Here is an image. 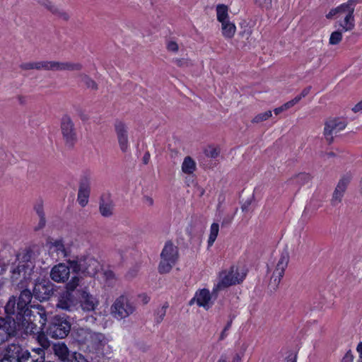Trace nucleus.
Returning a JSON list of instances; mask_svg holds the SVG:
<instances>
[{
    "label": "nucleus",
    "mask_w": 362,
    "mask_h": 362,
    "mask_svg": "<svg viewBox=\"0 0 362 362\" xmlns=\"http://www.w3.org/2000/svg\"><path fill=\"white\" fill-rule=\"evenodd\" d=\"M4 310L13 326V331L17 334V338L35 337L40 332L36 324L37 316L31 309L15 310V302L10 301L6 303Z\"/></svg>",
    "instance_id": "1"
},
{
    "label": "nucleus",
    "mask_w": 362,
    "mask_h": 362,
    "mask_svg": "<svg viewBox=\"0 0 362 362\" xmlns=\"http://www.w3.org/2000/svg\"><path fill=\"white\" fill-rule=\"evenodd\" d=\"M74 339L83 346L86 351L91 354V358H109L112 348L108 345V339L101 332H93L90 328H78L74 333Z\"/></svg>",
    "instance_id": "2"
},
{
    "label": "nucleus",
    "mask_w": 362,
    "mask_h": 362,
    "mask_svg": "<svg viewBox=\"0 0 362 362\" xmlns=\"http://www.w3.org/2000/svg\"><path fill=\"white\" fill-rule=\"evenodd\" d=\"M81 281H83V279L78 276L71 277V279L66 284L65 291L59 293L56 304L57 308L69 312L78 310V287L81 286Z\"/></svg>",
    "instance_id": "3"
},
{
    "label": "nucleus",
    "mask_w": 362,
    "mask_h": 362,
    "mask_svg": "<svg viewBox=\"0 0 362 362\" xmlns=\"http://www.w3.org/2000/svg\"><path fill=\"white\" fill-rule=\"evenodd\" d=\"M71 317L66 314H57L48 322L47 334L52 339H64L70 333Z\"/></svg>",
    "instance_id": "4"
},
{
    "label": "nucleus",
    "mask_w": 362,
    "mask_h": 362,
    "mask_svg": "<svg viewBox=\"0 0 362 362\" xmlns=\"http://www.w3.org/2000/svg\"><path fill=\"white\" fill-rule=\"evenodd\" d=\"M68 264L70 265L73 276H78L83 278L81 274L84 276H93L99 269V262L90 256H82L76 257L74 259H69ZM83 280V279H82Z\"/></svg>",
    "instance_id": "5"
},
{
    "label": "nucleus",
    "mask_w": 362,
    "mask_h": 362,
    "mask_svg": "<svg viewBox=\"0 0 362 362\" xmlns=\"http://www.w3.org/2000/svg\"><path fill=\"white\" fill-rule=\"evenodd\" d=\"M178 257L177 247L171 241H167L160 253L158 272L160 274L169 273L177 261Z\"/></svg>",
    "instance_id": "6"
},
{
    "label": "nucleus",
    "mask_w": 362,
    "mask_h": 362,
    "mask_svg": "<svg viewBox=\"0 0 362 362\" xmlns=\"http://www.w3.org/2000/svg\"><path fill=\"white\" fill-rule=\"evenodd\" d=\"M60 130L64 145L71 149L77 141V131L71 117L66 114L60 119Z\"/></svg>",
    "instance_id": "7"
},
{
    "label": "nucleus",
    "mask_w": 362,
    "mask_h": 362,
    "mask_svg": "<svg viewBox=\"0 0 362 362\" xmlns=\"http://www.w3.org/2000/svg\"><path fill=\"white\" fill-rule=\"evenodd\" d=\"M245 276V272L240 273L238 267L231 266L228 271L225 270L220 272V281L217 284V288L222 289L239 284L243 281Z\"/></svg>",
    "instance_id": "8"
},
{
    "label": "nucleus",
    "mask_w": 362,
    "mask_h": 362,
    "mask_svg": "<svg viewBox=\"0 0 362 362\" xmlns=\"http://www.w3.org/2000/svg\"><path fill=\"white\" fill-rule=\"evenodd\" d=\"M55 291L54 285L47 279H37L33 289V297L43 302L48 300Z\"/></svg>",
    "instance_id": "9"
},
{
    "label": "nucleus",
    "mask_w": 362,
    "mask_h": 362,
    "mask_svg": "<svg viewBox=\"0 0 362 362\" xmlns=\"http://www.w3.org/2000/svg\"><path fill=\"white\" fill-rule=\"evenodd\" d=\"M83 283L81 281V286L78 287V308L84 312L94 311L99 305V300L88 291L87 287H83Z\"/></svg>",
    "instance_id": "10"
},
{
    "label": "nucleus",
    "mask_w": 362,
    "mask_h": 362,
    "mask_svg": "<svg viewBox=\"0 0 362 362\" xmlns=\"http://www.w3.org/2000/svg\"><path fill=\"white\" fill-rule=\"evenodd\" d=\"M134 310V306L124 296L118 297L111 307L112 314L119 320L128 317Z\"/></svg>",
    "instance_id": "11"
},
{
    "label": "nucleus",
    "mask_w": 362,
    "mask_h": 362,
    "mask_svg": "<svg viewBox=\"0 0 362 362\" xmlns=\"http://www.w3.org/2000/svg\"><path fill=\"white\" fill-rule=\"evenodd\" d=\"M34 268L33 263H18L17 265L13 264L11 268V279L13 283L23 282L30 279L33 269Z\"/></svg>",
    "instance_id": "12"
},
{
    "label": "nucleus",
    "mask_w": 362,
    "mask_h": 362,
    "mask_svg": "<svg viewBox=\"0 0 362 362\" xmlns=\"http://www.w3.org/2000/svg\"><path fill=\"white\" fill-rule=\"evenodd\" d=\"M91 177L90 173H84L80 178L78 183V191L77 201L78 204L84 207L88 202L90 194Z\"/></svg>",
    "instance_id": "13"
},
{
    "label": "nucleus",
    "mask_w": 362,
    "mask_h": 362,
    "mask_svg": "<svg viewBox=\"0 0 362 362\" xmlns=\"http://www.w3.org/2000/svg\"><path fill=\"white\" fill-rule=\"evenodd\" d=\"M347 122L341 118L335 117L327 121L325 124L324 136L329 144L334 141L333 133H337L345 129Z\"/></svg>",
    "instance_id": "14"
},
{
    "label": "nucleus",
    "mask_w": 362,
    "mask_h": 362,
    "mask_svg": "<svg viewBox=\"0 0 362 362\" xmlns=\"http://www.w3.org/2000/svg\"><path fill=\"white\" fill-rule=\"evenodd\" d=\"M25 349L18 344H8L0 354V362H21Z\"/></svg>",
    "instance_id": "15"
},
{
    "label": "nucleus",
    "mask_w": 362,
    "mask_h": 362,
    "mask_svg": "<svg viewBox=\"0 0 362 362\" xmlns=\"http://www.w3.org/2000/svg\"><path fill=\"white\" fill-rule=\"evenodd\" d=\"M114 126L119 148L122 152L126 153L129 148L128 128L123 122L119 120L115 122Z\"/></svg>",
    "instance_id": "16"
},
{
    "label": "nucleus",
    "mask_w": 362,
    "mask_h": 362,
    "mask_svg": "<svg viewBox=\"0 0 362 362\" xmlns=\"http://www.w3.org/2000/svg\"><path fill=\"white\" fill-rule=\"evenodd\" d=\"M288 261V253L287 252H282L276 264V269L271 277V284H274L276 287L278 286L281 278L284 275V272L287 267Z\"/></svg>",
    "instance_id": "17"
},
{
    "label": "nucleus",
    "mask_w": 362,
    "mask_h": 362,
    "mask_svg": "<svg viewBox=\"0 0 362 362\" xmlns=\"http://www.w3.org/2000/svg\"><path fill=\"white\" fill-rule=\"evenodd\" d=\"M33 296V292H31L29 289L25 288L21 292L18 298L12 296L9 298L7 302L14 301L15 310L30 309V304L31 303Z\"/></svg>",
    "instance_id": "18"
},
{
    "label": "nucleus",
    "mask_w": 362,
    "mask_h": 362,
    "mask_svg": "<svg viewBox=\"0 0 362 362\" xmlns=\"http://www.w3.org/2000/svg\"><path fill=\"white\" fill-rule=\"evenodd\" d=\"M70 265L60 263L52 267L50 272V277L55 282H65L68 280L70 275Z\"/></svg>",
    "instance_id": "19"
},
{
    "label": "nucleus",
    "mask_w": 362,
    "mask_h": 362,
    "mask_svg": "<svg viewBox=\"0 0 362 362\" xmlns=\"http://www.w3.org/2000/svg\"><path fill=\"white\" fill-rule=\"evenodd\" d=\"M13 326L11 325L8 315L5 317H0V345L4 343L11 337H16L17 334L13 331Z\"/></svg>",
    "instance_id": "20"
},
{
    "label": "nucleus",
    "mask_w": 362,
    "mask_h": 362,
    "mask_svg": "<svg viewBox=\"0 0 362 362\" xmlns=\"http://www.w3.org/2000/svg\"><path fill=\"white\" fill-rule=\"evenodd\" d=\"M349 182V180L346 177H343L339 181L333 192L332 198L331 199V204L332 206H337L341 202L342 197L346 189Z\"/></svg>",
    "instance_id": "21"
},
{
    "label": "nucleus",
    "mask_w": 362,
    "mask_h": 362,
    "mask_svg": "<svg viewBox=\"0 0 362 362\" xmlns=\"http://www.w3.org/2000/svg\"><path fill=\"white\" fill-rule=\"evenodd\" d=\"M197 298V304L199 307H203L206 310H208L212 305L211 295L206 288H203L197 291L195 293Z\"/></svg>",
    "instance_id": "22"
},
{
    "label": "nucleus",
    "mask_w": 362,
    "mask_h": 362,
    "mask_svg": "<svg viewBox=\"0 0 362 362\" xmlns=\"http://www.w3.org/2000/svg\"><path fill=\"white\" fill-rule=\"evenodd\" d=\"M34 210L40 218L39 223L37 226L35 227L34 230L38 231L44 228L46 225L45 214L44 211L43 202L42 199L38 200L37 202L35 204Z\"/></svg>",
    "instance_id": "23"
},
{
    "label": "nucleus",
    "mask_w": 362,
    "mask_h": 362,
    "mask_svg": "<svg viewBox=\"0 0 362 362\" xmlns=\"http://www.w3.org/2000/svg\"><path fill=\"white\" fill-rule=\"evenodd\" d=\"M100 212L101 215L104 217H110L112 215L113 205L112 202L107 198V200L105 199L104 197L102 196L100 197Z\"/></svg>",
    "instance_id": "24"
},
{
    "label": "nucleus",
    "mask_w": 362,
    "mask_h": 362,
    "mask_svg": "<svg viewBox=\"0 0 362 362\" xmlns=\"http://www.w3.org/2000/svg\"><path fill=\"white\" fill-rule=\"evenodd\" d=\"M54 353L62 362H69L72 352H70L65 344L54 346Z\"/></svg>",
    "instance_id": "25"
},
{
    "label": "nucleus",
    "mask_w": 362,
    "mask_h": 362,
    "mask_svg": "<svg viewBox=\"0 0 362 362\" xmlns=\"http://www.w3.org/2000/svg\"><path fill=\"white\" fill-rule=\"evenodd\" d=\"M197 169V165L193 158L186 156L182 163V171L187 175L192 174Z\"/></svg>",
    "instance_id": "26"
},
{
    "label": "nucleus",
    "mask_w": 362,
    "mask_h": 362,
    "mask_svg": "<svg viewBox=\"0 0 362 362\" xmlns=\"http://www.w3.org/2000/svg\"><path fill=\"white\" fill-rule=\"evenodd\" d=\"M359 3L358 0H349L347 2L341 4L337 6L339 13H354L355 10V6Z\"/></svg>",
    "instance_id": "27"
},
{
    "label": "nucleus",
    "mask_w": 362,
    "mask_h": 362,
    "mask_svg": "<svg viewBox=\"0 0 362 362\" xmlns=\"http://www.w3.org/2000/svg\"><path fill=\"white\" fill-rule=\"evenodd\" d=\"M235 30L236 28L235 24L231 23L230 21L221 23L222 34L226 38H232L235 35Z\"/></svg>",
    "instance_id": "28"
},
{
    "label": "nucleus",
    "mask_w": 362,
    "mask_h": 362,
    "mask_svg": "<svg viewBox=\"0 0 362 362\" xmlns=\"http://www.w3.org/2000/svg\"><path fill=\"white\" fill-rule=\"evenodd\" d=\"M354 13L346 14L344 21L339 23L344 32L352 30L355 27Z\"/></svg>",
    "instance_id": "29"
},
{
    "label": "nucleus",
    "mask_w": 362,
    "mask_h": 362,
    "mask_svg": "<svg viewBox=\"0 0 362 362\" xmlns=\"http://www.w3.org/2000/svg\"><path fill=\"white\" fill-rule=\"evenodd\" d=\"M311 180L310 174L305 173H300L294 177H291L289 182L292 184H296L297 185L302 186Z\"/></svg>",
    "instance_id": "30"
},
{
    "label": "nucleus",
    "mask_w": 362,
    "mask_h": 362,
    "mask_svg": "<svg viewBox=\"0 0 362 362\" xmlns=\"http://www.w3.org/2000/svg\"><path fill=\"white\" fill-rule=\"evenodd\" d=\"M217 20L221 23L229 21L228 6L224 4H218L216 6Z\"/></svg>",
    "instance_id": "31"
},
{
    "label": "nucleus",
    "mask_w": 362,
    "mask_h": 362,
    "mask_svg": "<svg viewBox=\"0 0 362 362\" xmlns=\"http://www.w3.org/2000/svg\"><path fill=\"white\" fill-rule=\"evenodd\" d=\"M35 308L37 310V315L40 317V323L42 327H45L46 323L47 322V313L45 308V307L42 305H30V309Z\"/></svg>",
    "instance_id": "32"
},
{
    "label": "nucleus",
    "mask_w": 362,
    "mask_h": 362,
    "mask_svg": "<svg viewBox=\"0 0 362 362\" xmlns=\"http://www.w3.org/2000/svg\"><path fill=\"white\" fill-rule=\"evenodd\" d=\"M81 81L83 83L87 88L97 90L98 89V86L97 83L91 78L88 75L86 74H80L78 75Z\"/></svg>",
    "instance_id": "33"
},
{
    "label": "nucleus",
    "mask_w": 362,
    "mask_h": 362,
    "mask_svg": "<svg viewBox=\"0 0 362 362\" xmlns=\"http://www.w3.org/2000/svg\"><path fill=\"white\" fill-rule=\"evenodd\" d=\"M83 65L81 63L61 62V71H81Z\"/></svg>",
    "instance_id": "34"
},
{
    "label": "nucleus",
    "mask_w": 362,
    "mask_h": 362,
    "mask_svg": "<svg viewBox=\"0 0 362 362\" xmlns=\"http://www.w3.org/2000/svg\"><path fill=\"white\" fill-rule=\"evenodd\" d=\"M219 225L216 223H213L210 228V234L208 240V245L211 246L216 240L218 234Z\"/></svg>",
    "instance_id": "35"
},
{
    "label": "nucleus",
    "mask_w": 362,
    "mask_h": 362,
    "mask_svg": "<svg viewBox=\"0 0 362 362\" xmlns=\"http://www.w3.org/2000/svg\"><path fill=\"white\" fill-rule=\"evenodd\" d=\"M21 362H51V361H43L40 359L38 356L31 355L30 351L25 349L24 354H23Z\"/></svg>",
    "instance_id": "36"
},
{
    "label": "nucleus",
    "mask_w": 362,
    "mask_h": 362,
    "mask_svg": "<svg viewBox=\"0 0 362 362\" xmlns=\"http://www.w3.org/2000/svg\"><path fill=\"white\" fill-rule=\"evenodd\" d=\"M342 32L341 29L332 33L329 43L332 45H338L342 40Z\"/></svg>",
    "instance_id": "37"
},
{
    "label": "nucleus",
    "mask_w": 362,
    "mask_h": 362,
    "mask_svg": "<svg viewBox=\"0 0 362 362\" xmlns=\"http://www.w3.org/2000/svg\"><path fill=\"white\" fill-rule=\"evenodd\" d=\"M168 308V303H165L160 308H158L156 311V322L157 324L160 323L166 314V310Z\"/></svg>",
    "instance_id": "38"
},
{
    "label": "nucleus",
    "mask_w": 362,
    "mask_h": 362,
    "mask_svg": "<svg viewBox=\"0 0 362 362\" xmlns=\"http://www.w3.org/2000/svg\"><path fill=\"white\" fill-rule=\"evenodd\" d=\"M272 115V111L271 110H268V111H266L264 112H262V113H259L257 115H256L253 119L252 120V122L253 123H259V122H263V121H265L267 120V119H269V117H271Z\"/></svg>",
    "instance_id": "39"
},
{
    "label": "nucleus",
    "mask_w": 362,
    "mask_h": 362,
    "mask_svg": "<svg viewBox=\"0 0 362 362\" xmlns=\"http://www.w3.org/2000/svg\"><path fill=\"white\" fill-rule=\"evenodd\" d=\"M52 14L64 20V21H68L69 20V15L65 11L60 9L57 6L53 10Z\"/></svg>",
    "instance_id": "40"
},
{
    "label": "nucleus",
    "mask_w": 362,
    "mask_h": 362,
    "mask_svg": "<svg viewBox=\"0 0 362 362\" xmlns=\"http://www.w3.org/2000/svg\"><path fill=\"white\" fill-rule=\"evenodd\" d=\"M204 153L209 158H216L220 154V151L217 148L209 146L205 149Z\"/></svg>",
    "instance_id": "41"
},
{
    "label": "nucleus",
    "mask_w": 362,
    "mask_h": 362,
    "mask_svg": "<svg viewBox=\"0 0 362 362\" xmlns=\"http://www.w3.org/2000/svg\"><path fill=\"white\" fill-rule=\"evenodd\" d=\"M69 362H89L85 356L78 352H72Z\"/></svg>",
    "instance_id": "42"
},
{
    "label": "nucleus",
    "mask_w": 362,
    "mask_h": 362,
    "mask_svg": "<svg viewBox=\"0 0 362 362\" xmlns=\"http://www.w3.org/2000/svg\"><path fill=\"white\" fill-rule=\"evenodd\" d=\"M45 327H39L40 332H38L35 336H37V341L40 342V344L43 346H47L48 341L45 337V335L44 334L42 330L45 329Z\"/></svg>",
    "instance_id": "43"
},
{
    "label": "nucleus",
    "mask_w": 362,
    "mask_h": 362,
    "mask_svg": "<svg viewBox=\"0 0 362 362\" xmlns=\"http://www.w3.org/2000/svg\"><path fill=\"white\" fill-rule=\"evenodd\" d=\"M272 0H254L255 4L262 9H269L272 7Z\"/></svg>",
    "instance_id": "44"
},
{
    "label": "nucleus",
    "mask_w": 362,
    "mask_h": 362,
    "mask_svg": "<svg viewBox=\"0 0 362 362\" xmlns=\"http://www.w3.org/2000/svg\"><path fill=\"white\" fill-rule=\"evenodd\" d=\"M30 354L35 356H38L42 361H45V351L43 348L33 349Z\"/></svg>",
    "instance_id": "45"
},
{
    "label": "nucleus",
    "mask_w": 362,
    "mask_h": 362,
    "mask_svg": "<svg viewBox=\"0 0 362 362\" xmlns=\"http://www.w3.org/2000/svg\"><path fill=\"white\" fill-rule=\"evenodd\" d=\"M21 255V259L18 258L19 259V263H33L31 261H30V258H31V252L30 251H26L25 252H23Z\"/></svg>",
    "instance_id": "46"
},
{
    "label": "nucleus",
    "mask_w": 362,
    "mask_h": 362,
    "mask_svg": "<svg viewBox=\"0 0 362 362\" xmlns=\"http://www.w3.org/2000/svg\"><path fill=\"white\" fill-rule=\"evenodd\" d=\"M354 354L351 349H349L341 359L340 362H354Z\"/></svg>",
    "instance_id": "47"
},
{
    "label": "nucleus",
    "mask_w": 362,
    "mask_h": 362,
    "mask_svg": "<svg viewBox=\"0 0 362 362\" xmlns=\"http://www.w3.org/2000/svg\"><path fill=\"white\" fill-rule=\"evenodd\" d=\"M49 71H61V62L49 61Z\"/></svg>",
    "instance_id": "48"
},
{
    "label": "nucleus",
    "mask_w": 362,
    "mask_h": 362,
    "mask_svg": "<svg viewBox=\"0 0 362 362\" xmlns=\"http://www.w3.org/2000/svg\"><path fill=\"white\" fill-rule=\"evenodd\" d=\"M167 49L168 51L176 52L178 51L179 47L176 42L170 41L168 42Z\"/></svg>",
    "instance_id": "49"
},
{
    "label": "nucleus",
    "mask_w": 362,
    "mask_h": 362,
    "mask_svg": "<svg viewBox=\"0 0 362 362\" xmlns=\"http://www.w3.org/2000/svg\"><path fill=\"white\" fill-rule=\"evenodd\" d=\"M298 103H299V98L295 97L293 99H292L290 101L284 103L283 105V106H284V109L286 110L291 108V107L294 106Z\"/></svg>",
    "instance_id": "50"
},
{
    "label": "nucleus",
    "mask_w": 362,
    "mask_h": 362,
    "mask_svg": "<svg viewBox=\"0 0 362 362\" xmlns=\"http://www.w3.org/2000/svg\"><path fill=\"white\" fill-rule=\"evenodd\" d=\"M42 5L44 6L47 10H49L52 13L53 12V10L57 6L54 4H53L51 1H49V0H44L42 2Z\"/></svg>",
    "instance_id": "51"
},
{
    "label": "nucleus",
    "mask_w": 362,
    "mask_h": 362,
    "mask_svg": "<svg viewBox=\"0 0 362 362\" xmlns=\"http://www.w3.org/2000/svg\"><path fill=\"white\" fill-rule=\"evenodd\" d=\"M312 87L310 86H307L305 87L302 91L301 93L296 95V98H299V102L300 101V100L303 98H305V96H307L310 90H311Z\"/></svg>",
    "instance_id": "52"
},
{
    "label": "nucleus",
    "mask_w": 362,
    "mask_h": 362,
    "mask_svg": "<svg viewBox=\"0 0 362 362\" xmlns=\"http://www.w3.org/2000/svg\"><path fill=\"white\" fill-rule=\"evenodd\" d=\"M173 62L179 67H185L188 66V62L185 59H175Z\"/></svg>",
    "instance_id": "53"
},
{
    "label": "nucleus",
    "mask_w": 362,
    "mask_h": 362,
    "mask_svg": "<svg viewBox=\"0 0 362 362\" xmlns=\"http://www.w3.org/2000/svg\"><path fill=\"white\" fill-rule=\"evenodd\" d=\"M233 219V215L228 214L226 215L223 221H222V226H227L232 222V220Z\"/></svg>",
    "instance_id": "54"
},
{
    "label": "nucleus",
    "mask_w": 362,
    "mask_h": 362,
    "mask_svg": "<svg viewBox=\"0 0 362 362\" xmlns=\"http://www.w3.org/2000/svg\"><path fill=\"white\" fill-rule=\"evenodd\" d=\"M20 68L22 70H30L34 69L33 62L23 63L20 65Z\"/></svg>",
    "instance_id": "55"
},
{
    "label": "nucleus",
    "mask_w": 362,
    "mask_h": 362,
    "mask_svg": "<svg viewBox=\"0 0 362 362\" xmlns=\"http://www.w3.org/2000/svg\"><path fill=\"white\" fill-rule=\"evenodd\" d=\"M54 246L56 247L57 250L59 251H64L65 250L64 245L62 241H61V240L55 241Z\"/></svg>",
    "instance_id": "56"
},
{
    "label": "nucleus",
    "mask_w": 362,
    "mask_h": 362,
    "mask_svg": "<svg viewBox=\"0 0 362 362\" xmlns=\"http://www.w3.org/2000/svg\"><path fill=\"white\" fill-rule=\"evenodd\" d=\"M338 13H338V10H337V8L336 7V8H332V9L330 10V11L326 15V18L327 19H331V18H333V16H334L335 15H337Z\"/></svg>",
    "instance_id": "57"
},
{
    "label": "nucleus",
    "mask_w": 362,
    "mask_h": 362,
    "mask_svg": "<svg viewBox=\"0 0 362 362\" xmlns=\"http://www.w3.org/2000/svg\"><path fill=\"white\" fill-rule=\"evenodd\" d=\"M252 198H253V197L251 199L245 201V203L242 205L241 209H242L243 211H247L248 207L250 206V205L252 203Z\"/></svg>",
    "instance_id": "58"
},
{
    "label": "nucleus",
    "mask_w": 362,
    "mask_h": 362,
    "mask_svg": "<svg viewBox=\"0 0 362 362\" xmlns=\"http://www.w3.org/2000/svg\"><path fill=\"white\" fill-rule=\"evenodd\" d=\"M228 321L226 324V325L225 326V327L223 329H225V330H229V329L230 328L231 325H232V323H233V319L235 318V315H230L228 316Z\"/></svg>",
    "instance_id": "59"
},
{
    "label": "nucleus",
    "mask_w": 362,
    "mask_h": 362,
    "mask_svg": "<svg viewBox=\"0 0 362 362\" xmlns=\"http://www.w3.org/2000/svg\"><path fill=\"white\" fill-rule=\"evenodd\" d=\"M41 70L49 71V61H41Z\"/></svg>",
    "instance_id": "60"
},
{
    "label": "nucleus",
    "mask_w": 362,
    "mask_h": 362,
    "mask_svg": "<svg viewBox=\"0 0 362 362\" xmlns=\"http://www.w3.org/2000/svg\"><path fill=\"white\" fill-rule=\"evenodd\" d=\"M139 298L144 304H147L150 300V297L147 296L146 293H142L139 295Z\"/></svg>",
    "instance_id": "61"
},
{
    "label": "nucleus",
    "mask_w": 362,
    "mask_h": 362,
    "mask_svg": "<svg viewBox=\"0 0 362 362\" xmlns=\"http://www.w3.org/2000/svg\"><path fill=\"white\" fill-rule=\"evenodd\" d=\"M150 157H151V155H150V153L148 151H146L144 156H143V158H142V160H143V163L144 165H147L149 162V160H150Z\"/></svg>",
    "instance_id": "62"
},
{
    "label": "nucleus",
    "mask_w": 362,
    "mask_h": 362,
    "mask_svg": "<svg viewBox=\"0 0 362 362\" xmlns=\"http://www.w3.org/2000/svg\"><path fill=\"white\" fill-rule=\"evenodd\" d=\"M352 110L354 112H358L361 110H362V100L361 102H359L358 103H357L353 108H352Z\"/></svg>",
    "instance_id": "63"
},
{
    "label": "nucleus",
    "mask_w": 362,
    "mask_h": 362,
    "mask_svg": "<svg viewBox=\"0 0 362 362\" xmlns=\"http://www.w3.org/2000/svg\"><path fill=\"white\" fill-rule=\"evenodd\" d=\"M356 351L359 354V360H362V341L359 342L356 347Z\"/></svg>",
    "instance_id": "64"
}]
</instances>
